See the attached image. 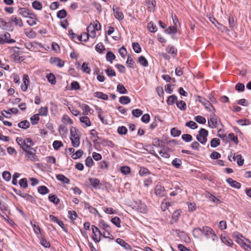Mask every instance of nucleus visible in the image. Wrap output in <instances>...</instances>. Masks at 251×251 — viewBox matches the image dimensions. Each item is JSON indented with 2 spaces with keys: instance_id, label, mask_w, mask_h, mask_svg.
<instances>
[{
  "instance_id": "nucleus-1",
  "label": "nucleus",
  "mask_w": 251,
  "mask_h": 251,
  "mask_svg": "<svg viewBox=\"0 0 251 251\" xmlns=\"http://www.w3.org/2000/svg\"><path fill=\"white\" fill-rule=\"evenodd\" d=\"M70 140L74 147H79L80 143V134L75 127L72 126L70 128Z\"/></svg>"
},
{
  "instance_id": "nucleus-2",
  "label": "nucleus",
  "mask_w": 251,
  "mask_h": 251,
  "mask_svg": "<svg viewBox=\"0 0 251 251\" xmlns=\"http://www.w3.org/2000/svg\"><path fill=\"white\" fill-rule=\"evenodd\" d=\"M203 235L207 239H211L213 242H217L218 237L212 228L208 226H202Z\"/></svg>"
},
{
  "instance_id": "nucleus-3",
  "label": "nucleus",
  "mask_w": 251,
  "mask_h": 251,
  "mask_svg": "<svg viewBox=\"0 0 251 251\" xmlns=\"http://www.w3.org/2000/svg\"><path fill=\"white\" fill-rule=\"evenodd\" d=\"M16 141L25 152L32 149L33 145L32 140L29 138L24 139L21 137H17Z\"/></svg>"
},
{
  "instance_id": "nucleus-4",
  "label": "nucleus",
  "mask_w": 251,
  "mask_h": 251,
  "mask_svg": "<svg viewBox=\"0 0 251 251\" xmlns=\"http://www.w3.org/2000/svg\"><path fill=\"white\" fill-rule=\"evenodd\" d=\"M208 131L203 128H201L199 130L196 138L201 144L205 145L207 141V136Z\"/></svg>"
},
{
  "instance_id": "nucleus-5",
  "label": "nucleus",
  "mask_w": 251,
  "mask_h": 251,
  "mask_svg": "<svg viewBox=\"0 0 251 251\" xmlns=\"http://www.w3.org/2000/svg\"><path fill=\"white\" fill-rule=\"evenodd\" d=\"M87 33L84 32L81 34V36L78 37L79 40H82L83 36H86V38L83 40V41L86 42L89 37H90L91 38H95L96 36V31L94 29V27H92V25H89L87 28Z\"/></svg>"
},
{
  "instance_id": "nucleus-6",
  "label": "nucleus",
  "mask_w": 251,
  "mask_h": 251,
  "mask_svg": "<svg viewBox=\"0 0 251 251\" xmlns=\"http://www.w3.org/2000/svg\"><path fill=\"white\" fill-rule=\"evenodd\" d=\"M212 113L210 115V119L208 120V125L209 127L211 128H216L219 123L220 120L218 117L215 114V112L212 111Z\"/></svg>"
},
{
  "instance_id": "nucleus-7",
  "label": "nucleus",
  "mask_w": 251,
  "mask_h": 251,
  "mask_svg": "<svg viewBox=\"0 0 251 251\" xmlns=\"http://www.w3.org/2000/svg\"><path fill=\"white\" fill-rule=\"evenodd\" d=\"M197 100L200 102H201L202 105H203L205 107V108L206 109L209 111H215V109L214 106L210 103V102L208 100H206L204 98H203L201 96H198Z\"/></svg>"
},
{
  "instance_id": "nucleus-8",
  "label": "nucleus",
  "mask_w": 251,
  "mask_h": 251,
  "mask_svg": "<svg viewBox=\"0 0 251 251\" xmlns=\"http://www.w3.org/2000/svg\"><path fill=\"white\" fill-rule=\"evenodd\" d=\"M93 231L92 239L96 242L98 243L100 241V236H103V234L100 230L95 226H92Z\"/></svg>"
},
{
  "instance_id": "nucleus-9",
  "label": "nucleus",
  "mask_w": 251,
  "mask_h": 251,
  "mask_svg": "<svg viewBox=\"0 0 251 251\" xmlns=\"http://www.w3.org/2000/svg\"><path fill=\"white\" fill-rule=\"evenodd\" d=\"M36 151L32 148L26 151L25 152V157L30 160L32 161H37L38 160L37 156L36 155Z\"/></svg>"
},
{
  "instance_id": "nucleus-10",
  "label": "nucleus",
  "mask_w": 251,
  "mask_h": 251,
  "mask_svg": "<svg viewBox=\"0 0 251 251\" xmlns=\"http://www.w3.org/2000/svg\"><path fill=\"white\" fill-rule=\"evenodd\" d=\"M18 12L19 15L25 18H28L30 16H36L34 13L31 12L29 9L26 8H19Z\"/></svg>"
},
{
  "instance_id": "nucleus-11",
  "label": "nucleus",
  "mask_w": 251,
  "mask_h": 251,
  "mask_svg": "<svg viewBox=\"0 0 251 251\" xmlns=\"http://www.w3.org/2000/svg\"><path fill=\"white\" fill-rule=\"evenodd\" d=\"M154 193L158 197H163L165 196V190L163 186L157 185L154 188Z\"/></svg>"
},
{
  "instance_id": "nucleus-12",
  "label": "nucleus",
  "mask_w": 251,
  "mask_h": 251,
  "mask_svg": "<svg viewBox=\"0 0 251 251\" xmlns=\"http://www.w3.org/2000/svg\"><path fill=\"white\" fill-rule=\"evenodd\" d=\"M100 226L101 228L103 229L104 230H106L107 231V236L106 235V233L103 232V237L105 238H109L111 239H113V236L109 232L110 226H109L105 223L102 222L100 223Z\"/></svg>"
},
{
  "instance_id": "nucleus-13",
  "label": "nucleus",
  "mask_w": 251,
  "mask_h": 251,
  "mask_svg": "<svg viewBox=\"0 0 251 251\" xmlns=\"http://www.w3.org/2000/svg\"><path fill=\"white\" fill-rule=\"evenodd\" d=\"M51 64L55 65L58 67H62L64 65V61L58 57H51L50 59Z\"/></svg>"
},
{
  "instance_id": "nucleus-14",
  "label": "nucleus",
  "mask_w": 251,
  "mask_h": 251,
  "mask_svg": "<svg viewBox=\"0 0 251 251\" xmlns=\"http://www.w3.org/2000/svg\"><path fill=\"white\" fill-rule=\"evenodd\" d=\"M23 83L21 86V89L23 91L25 92L27 91L29 84V77L27 75L24 74L23 75Z\"/></svg>"
},
{
  "instance_id": "nucleus-15",
  "label": "nucleus",
  "mask_w": 251,
  "mask_h": 251,
  "mask_svg": "<svg viewBox=\"0 0 251 251\" xmlns=\"http://www.w3.org/2000/svg\"><path fill=\"white\" fill-rule=\"evenodd\" d=\"M79 121L82 126L84 128L90 126L91 125V123L89 118L85 115L80 117L79 118Z\"/></svg>"
},
{
  "instance_id": "nucleus-16",
  "label": "nucleus",
  "mask_w": 251,
  "mask_h": 251,
  "mask_svg": "<svg viewBox=\"0 0 251 251\" xmlns=\"http://www.w3.org/2000/svg\"><path fill=\"white\" fill-rule=\"evenodd\" d=\"M10 21L11 23H14L15 25L16 26H19L21 27L24 26L22 20L20 18L17 17L16 16H12L10 18Z\"/></svg>"
},
{
  "instance_id": "nucleus-17",
  "label": "nucleus",
  "mask_w": 251,
  "mask_h": 251,
  "mask_svg": "<svg viewBox=\"0 0 251 251\" xmlns=\"http://www.w3.org/2000/svg\"><path fill=\"white\" fill-rule=\"evenodd\" d=\"M116 242L120 246L123 247L126 250H131L130 246L122 239L117 238Z\"/></svg>"
},
{
  "instance_id": "nucleus-18",
  "label": "nucleus",
  "mask_w": 251,
  "mask_h": 251,
  "mask_svg": "<svg viewBox=\"0 0 251 251\" xmlns=\"http://www.w3.org/2000/svg\"><path fill=\"white\" fill-rule=\"evenodd\" d=\"M226 181L232 187L236 189H239L241 187V184L240 183L237 182L231 178H227Z\"/></svg>"
},
{
  "instance_id": "nucleus-19",
  "label": "nucleus",
  "mask_w": 251,
  "mask_h": 251,
  "mask_svg": "<svg viewBox=\"0 0 251 251\" xmlns=\"http://www.w3.org/2000/svg\"><path fill=\"white\" fill-rule=\"evenodd\" d=\"M80 107L82 109L83 114L84 115H88L89 113L92 114L94 112V110L87 104H83L80 106Z\"/></svg>"
},
{
  "instance_id": "nucleus-20",
  "label": "nucleus",
  "mask_w": 251,
  "mask_h": 251,
  "mask_svg": "<svg viewBox=\"0 0 251 251\" xmlns=\"http://www.w3.org/2000/svg\"><path fill=\"white\" fill-rule=\"evenodd\" d=\"M193 236L196 238H199L203 235L202 227L201 228L197 227L193 229L192 231Z\"/></svg>"
},
{
  "instance_id": "nucleus-21",
  "label": "nucleus",
  "mask_w": 251,
  "mask_h": 251,
  "mask_svg": "<svg viewBox=\"0 0 251 251\" xmlns=\"http://www.w3.org/2000/svg\"><path fill=\"white\" fill-rule=\"evenodd\" d=\"M113 10L115 13V17L116 19L119 20H122L124 19L123 13L121 11H120L119 8L113 6Z\"/></svg>"
},
{
  "instance_id": "nucleus-22",
  "label": "nucleus",
  "mask_w": 251,
  "mask_h": 251,
  "mask_svg": "<svg viewBox=\"0 0 251 251\" xmlns=\"http://www.w3.org/2000/svg\"><path fill=\"white\" fill-rule=\"evenodd\" d=\"M221 240L223 243L228 246H232L233 245V242L231 239L225 235H221Z\"/></svg>"
},
{
  "instance_id": "nucleus-23",
  "label": "nucleus",
  "mask_w": 251,
  "mask_h": 251,
  "mask_svg": "<svg viewBox=\"0 0 251 251\" xmlns=\"http://www.w3.org/2000/svg\"><path fill=\"white\" fill-rule=\"evenodd\" d=\"M61 122L63 124L66 125H73L74 123L73 121L68 116V115L66 114L63 115L61 119Z\"/></svg>"
},
{
  "instance_id": "nucleus-24",
  "label": "nucleus",
  "mask_w": 251,
  "mask_h": 251,
  "mask_svg": "<svg viewBox=\"0 0 251 251\" xmlns=\"http://www.w3.org/2000/svg\"><path fill=\"white\" fill-rule=\"evenodd\" d=\"M84 204L85 208L88 209L90 213L95 215L98 214L99 215H100V214L99 213L98 211L96 208L93 207L89 203L86 202H84Z\"/></svg>"
},
{
  "instance_id": "nucleus-25",
  "label": "nucleus",
  "mask_w": 251,
  "mask_h": 251,
  "mask_svg": "<svg viewBox=\"0 0 251 251\" xmlns=\"http://www.w3.org/2000/svg\"><path fill=\"white\" fill-rule=\"evenodd\" d=\"M56 177L58 180L63 182L64 184H69L70 182V180L68 178L62 174L56 175Z\"/></svg>"
},
{
  "instance_id": "nucleus-26",
  "label": "nucleus",
  "mask_w": 251,
  "mask_h": 251,
  "mask_svg": "<svg viewBox=\"0 0 251 251\" xmlns=\"http://www.w3.org/2000/svg\"><path fill=\"white\" fill-rule=\"evenodd\" d=\"M146 3L148 7V9L150 11H153L154 9L156 2L154 0H146Z\"/></svg>"
},
{
  "instance_id": "nucleus-27",
  "label": "nucleus",
  "mask_w": 251,
  "mask_h": 251,
  "mask_svg": "<svg viewBox=\"0 0 251 251\" xmlns=\"http://www.w3.org/2000/svg\"><path fill=\"white\" fill-rule=\"evenodd\" d=\"M240 245L245 250L249 249L251 250V242L247 239L245 238Z\"/></svg>"
},
{
  "instance_id": "nucleus-28",
  "label": "nucleus",
  "mask_w": 251,
  "mask_h": 251,
  "mask_svg": "<svg viewBox=\"0 0 251 251\" xmlns=\"http://www.w3.org/2000/svg\"><path fill=\"white\" fill-rule=\"evenodd\" d=\"M138 210L142 213H146L148 211V208L145 204L140 202L137 206Z\"/></svg>"
},
{
  "instance_id": "nucleus-29",
  "label": "nucleus",
  "mask_w": 251,
  "mask_h": 251,
  "mask_svg": "<svg viewBox=\"0 0 251 251\" xmlns=\"http://www.w3.org/2000/svg\"><path fill=\"white\" fill-rule=\"evenodd\" d=\"M30 224L33 227V231L36 235L41 234V229L39 226L36 224L35 222L31 221Z\"/></svg>"
},
{
  "instance_id": "nucleus-30",
  "label": "nucleus",
  "mask_w": 251,
  "mask_h": 251,
  "mask_svg": "<svg viewBox=\"0 0 251 251\" xmlns=\"http://www.w3.org/2000/svg\"><path fill=\"white\" fill-rule=\"evenodd\" d=\"M32 7L37 10H41L43 8V5L41 2L35 0L32 3Z\"/></svg>"
},
{
  "instance_id": "nucleus-31",
  "label": "nucleus",
  "mask_w": 251,
  "mask_h": 251,
  "mask_svg": "<svg viewBox=\"0 0 251 251\" xmlns=\"http://www.w3.org/2000/svg\"><path fill=\"white\" fill-rule=\"evenodd\" d=\"M94 95L95 97L101 99L103 100H107L108 99V96L106 94L100 92H95Z\"/></svg>"
},
{
  "instance_id": "nucleus-32",
  "label": "nucleus",
  "mask_w": 251,
  "mask_h": 251,
  "mask_svg": "<svg viewBox=\"0 0 251 251\" xmlns=\"http://www.w3.org/2000/svg\"><path fill=\"white\" fill-rule=\"evenodd\" d=\"M18 127L23 129H27L30 126L29 123L27 120L23 121L18 124Z\"/></svg>"
},
{
  "instance_id": "nucleus-33",
  "label": "nucleus",
  "mask_w": 251,
  "mask_h": 251,
  "mask_svg": "<svg viewBox=\"0 0 251 251\" xmlns=\"http://www.w3.org/2000/svg\"><path fill=\"white\" fill-rule=\"evenodd\" d=\"M167 52L175 57L176 55L177 50L174 47L168 46L166 49Z\"/></svg>"
},
{
  "instance_id": "nucleus-34",
  "label": "nucleus",
  "mask_w": 251,
  "mask_h": 251,
  "mask_svg": "<svg viewBox=\"0 0 251 251\" xmlns=\"http://www.w3.org/2000/svg\"><path fill=\"white\" fill-rule=\"evenodd\" d=\"M46 77L48 79V81L51 84L54 85L56 83L55 77L52 73L48 74L46 76Z\"/></svg>"
},
{
  "instance_id": "nucleus-35",
  "label": "nucleus",
  "mask_w": 251,
  "mask_h": 251,
  "mask_svg": "<svg viewBox=\"0 0 251 251\" xmlns=\"http://www.w3.org/2000/svg\"><path fill=\"white\" fill-rule=\"evenodd\" d=\"M89 182L91 185L94 188H96L100 184V180L98 178L90 177L89 178Z\"/></svg>"
},
{
  "instance_id": "nucleus-36",
  "label": "nucleus",
  "mask_w": 251,
  "mask_h": 251,
  "mask_svg": "<svg viewBox=\"0 0 251 251\" xmlns=\"http://www.w3.org/2000/svg\"><path fill=\"white\" fill-rule=\"evenodd\" d=\"M138 62L140 64L144 67H147L149 65L147 60L143 56H140L138 58Z\"/></svg>"
},
{
  "instance_id": "nucleus-37",
  "label": "nucleus",
  "mask_w": 251,
  "mask_h": 251,
  "mask_svg": "<svg viewBox=\"0 0 251 251\" xmlns=\"http://www.w3.org/2000/svg\"><path fill=\"white\" fill-rule=\"evenodd\" d=\"M106 58L107 61L112 63L113 61L115 59V55L112 52L108 51L106 53Z\"/></svg>"
},
{
  "instance_id": "nucleus-38",
  "label": "nucleus",
  "mask_w": 251,
  "mask_h": 251,
  "mask_svg": "<svg viewBox=\"0 0 251 251\" xmlns=\"http://www.w3.org/2000/svg\"><path fill=\"white\" fill-rule=\"evenodd\" d=\"M119 102L123 104H127L130 102V99L127 96H122L120 98Z\"/></svg>"
},
{
  "instance_id": "nucleus-39",
  "label": "nucleus",
  "mask_w": 251,
  "mask_h": 251,
  "mask_svg": "<svg viewBox=\"0 0 251 251\" xmlns=\"http://www.w3.org/2000/svg\"><path fill=\"white\" fill-rule=\"evenodd\" d=\"M117 91L122 94H125L127 93V91L125 88V86L121 84H119L117 85Z\"/></svg>"
},
{
  "instance_id": "nucleus-40",
  "label": "nucleus",
  "mask_w": 251,
  "mask_h": 251,
  "mask_svg": "<svg viewBox=\"0 0 251 251\" xmlns=\"http://www.w3.org/2000/svg\"><path fill=\"white\" fill-rule=\"evenodd\" d=\"M177 101V97L175 95H171L168 97L167 102L169 105H173Z\"/></svg>"
},
{
  "instance_id": "nucleus-41",
  "label": "nucleus",
  "mask_w": 251,
  "mask_h": 251,
  "mask_svg": "<svg viewBox=\"0 0 251 251\" xmlns=\"http://www.w3.org/2000/svg\"><path fill=\"white\" fill-rule=\"evenodd\" d=\"M177 107L181 110H185L186 108V104L183 100L176 101Z\"/></svg>"
},
{
  "instance_id": "nucleus-42",
  "label": "nucleus",
  "mask_w": 251,
  "mask_h": 251,
  "mask_svg": "<svg viewBox=\"0 0 251 251\" xmlns=\"http://www.w3.org/2000/svg\"><path fill=\"white\" fill-rule=\"evenodd\" d=\"M126 65L127 66L131 68H134L135 62L133 60V59L131 57V56L128 55L127 59L126 62Z\"/></svg>"
},
{
  "instance_id": "nucleus-43",
  "label": "nucleus",
  "mask_w": 251,
  "mask_h": 251,
  "mask_svg": "<svg viewBox=\"0 0 251 251\" xmlns=\"http://www.w3.org/2000/svg\"><path fill=\"white\" fill-rule=\"evenodd\" d=\"M68 217L72 221H74L77 217V214L75 211H68Z\"/></svg>"
},
{
  "instance_id": "nucleus-44",
  "label": "nucleus",
  "mask_w": 251,
  "mask_h": 251,
  "mask_svg": "<svg viewBox=\"0 0 251 251\" xmlns=\"http://www.w3.org/2000/svg\"><path fill=\"white\" fill-rule=\"evenodd\" d=\"M63 146L62 142L58 140L54 141L52 144L53 148L55 150H58Z\"/></svg>"
},
{
  "instance_id": "nucleus-45",
  "label": "nucleus",
  "mask_w": 251,
  "mask_h": 251,
  "mask_svg": "<svg viewBox=\"0 0 251 251\" xmlns=\"http://www.w3.org/2000/svg\"><path fill=\"white\" fill-rule=\"evenodd\" d=\"M220 144V140L216 138H213L210 142V146L212 148H216Z\"/></svg>"
},
{
  "instance_id": "nucleus-46",
  "label": "nucleus",
  "mask_w": 251,
  "mask_h": 251,
  "mask_svg": "<svg viewBox=\"0 0 251 251\" xmlns=\"http://www.w3.org/2000/svg\"><path fill=\"white\" fill-rule=\"evenodd\" d=\"M148 28L151 32H155L157 30V26L152 22L148 24Z\"/></svg>"
},
{
  "instance_id": "nucleus-47",
  "label": "nucleus",
  "mask_w": 251,
  "mask_h": 251,
  "mask_svg": "<svg viewBox=\"0 0 251 251\" xmlns=\"http://www.w3.org/2000/svg\"><path fill=\"white\" fill-rule=\"evenodd\" d=\"M38 191L42 195L48 194L49 192L47 187L45 186H40L38 188Z\"/></svg>"
},
{
  "instance_id": "nucleus-48",
  "label": "nucleus",
  "mask_w": 251,
  "mask_h": 251,
  "mask_svg": "<svg viewBox=\"0 0 251 251\" xmlns=\"http://www.w3.org/2000/svg\"><path fill=\"white\" fill-rule=\"evenodd\" d=\"M39 114L42 116H47L48 114V108L47 107H42L39 110Z\"/></svg>"
},
{
  "instance_id": "nucleus-49",
  "label": "nucleus",
  "mask_w": 251,
  "mask_h": 251,
  "mask_svg": "<svg viewBox=\"0 0 251 251\" xmlns=\"http://www.w3.org/2000/svg\"><path fill=\"white\" fill-rule=\"evenodd\" d=\"M185 126L189 127L192 129H195L198 128L197 124L194 121H190L186 123Z\"/></svg>"
},
{
  "instance_id": "nucleus-50",
  "label": "nucleus",
  "mask_w": 251,
  "mask_h": 251,
  "mask_svg": "<svg viewBox=\"0 0 251 251\" xmlns=\"http://www.w3.org/2000/svg\"><path fill=\"white\" fill-rule=\"evenodd\" d=\"M105 73L108 76H115L116 75L115 71L110 67L107 68L105 70Z\"/></svg>"
},
{
  "instance_id": "nucleus-51",
  "label": "nucleus",
  "mask_w": 251,
  "mask_h": 251,
  "mask_svg": "<svg viewBox=\"0 0 251 251\" xmlns=\"http://www.w3.org/2000/svg\"><path fill=\"white\" fill-rule=\"evenodd\" d=\"M132 48L134 51L136 53H140L141 51L140 46L137 42L132 43Z\"/></svg>"
},
{
  "instance_id": "nucleus-52",
  "label": "nucleus",
  "mask_w": 251,
  "mask_h": 251,
  "mask_svg": "<svg viewBox=\"0 0 251 251\" xmlns=\"http://www.w3.org/2000/svg\"><path fill=\"white\" fill-rule=\"evenodd\" d=\"M194 120L199 124H204L206 123V119L204 117L201 116H197L194 118Z\"/></svg>"
},
{
  "instance_id": "nucleus-53",
  "label": "nucleus",
  "mask_w": 251,
  "mask_h": 251,
  "mask_svg": "<svg viewBox=\"0 0 251 251\" xmlns=\"http://www.w3.org/2000/svg\"><path fill=\"white\" fill-rule=\"evenodd\" d=\"M83 151L81 150H77L75 153H74L72 155V157L74 159H76L78 158H80L83 154Z\"/></svg>"
},
{
  "instance_id": "nucleus-54",
  "label": "nucleus",
  "mask_w": 251,
  "mask_h": 251,
  "mask_svg": "<svg viewBox=\"0 0 251 251\" xmlns=\"http://www.w3.org/2000/svg\"><path fill=\"white\" fill-rule=\"evenodd\" d=\"M101 144L104 146H108L112 148L115 147L114 144L112 141L107 140H103Z\"/></svg>"
},
{
  "instance_id": "nucleus-55",
  "label": "nucleus",
  "mask_w": 251,
  "mask_h": 251,
  "mask_svg": "<svg viewBox=\"0 0 251 251\" xmlns=\"http://www.w3.org/2000/svg\"><path fill=\"white\" fill-rule=\"evenodd\" d=\"M111 222L114 224L117 227H121V220L118 217H115L111 220Z\"/></svg>"
},
{
  "instance_id": "nucleus-56",
  "label": "nucleus",
  "mask_w": 251,
  "mask_h": 251,
  "mask_svg": "<svg viewBox=\"0 0 251 251\" xmlns=\"http://www.w3.org/2000/svg\"><path fill=\"white\" fill-rule=\"evenodd\" d=\"M172 163V165L175 167H176V168H179L182 164V162L180 159L175 158V159H174L173 160Z\"/></svg>"
},
{
  "instance_id": "nucleus-57",
  "label": "nucleus",
  "mask_w": 251,
  "mask_h": 251,
  "mask_svg": "<svg viewBox=\"0 0 251 251\" xmlns=\"http://www.w3.org/2000/svg\"><path fill=\"white\" fill-rule=\"evenodd\" d=\"M29 20L26 21L27 24L30 26H33L37 24V20L36 18L31 17L29 16Z\"/></svg>"
},
{
  "instance_id": "nucleus-58",
  "label": "nucleus",
  "mask_w": 251,
  "mask_h": 251,
  "mask_svg": "<svg viewBox=\"0 0 251 251\" xmlns=\"http://www.w3.org/2000/svg\"><path fill=\"white\" fill-rule=\"evenodd\" d=\"M121 172L124 175H127L130 173V168L128 166H123L120 169Z\"/></svg>"
},
{
  "instance_id": "nucleus-59",
  "label": "nucleus",
  "mask_w": 251,
  "mask_h": 251,
  "mask_svg": "<svg viewBox=\"0 0 251 251\" xmlns=\"http://www.w3.org/2000/svg\"><path fill=\"white\" fill-rule=\"evenodd\" d=\"M170 206V202H168L166 200H164L162 202L161 208L163 211H165Z\"/></svg>"
},
{
  "instance_id": "nucleus-60",
  "label": "nucleus",
  "mask_w": 251,
  "mask_h": 251,
  "mask_svg": "<svg viewBox=\"0 0 251 251\" xmlns=\"http://www.w3.org/2000/svg\"><path fill=\"white\" fill-rule=\"evenodd\" d=\"M81 69L84 73L86 74H89L91 71V69L88 67V64L85 62L82 65Z\"/></svg>"
},
{
  "instance_id": "nucleus-61",
  "label": "nucleus",
  "mask_w": 251,
  "mask_h": 251,
  "mask_svg": "<svg viewBox=\"0 0 251 251\" xmlns=\"http://www.w3.org/2000/svg\"><path fill=\"white\" fill-rule=\"evenodd\" d=\"M19 185L21 188L25 189L27 187V180L26 178H23L19 181Z\"/></svg>"
},
{
  "instance_id": "nucleus-62",
  "label": "nucleus",
  "mask_w": 251,
  "mask_h": 251,
  "mask_svg": "<svg viewBox=\"0 0 251 251\" xmlns=\"http://www.w3.org/2000/svg\"><path fill=\"white\" fill-rule=\"evenodd\" d=\"M217 135L224 141H225L226 139V134L225 133L224 130L222 129L218 130L217 132Z\"/></svg>"
},
{
  "instance_id": "nucleus-63",
  "label": "nucleus",
  "mask_w": 251,
  "mask_h": 251,
  "mask_svg": "<svg viewBox=\"0 0 251 251\" xmlns=\"http://www.w3.org/2000/svg\"><path fill=\"white\" fill-rule=\"evenodd\" d=\"M49 200L54 204H58L59 202V199L54 195H50L49 197Z\"/></svg>"
},
{
  "instance_id": "nucleus-64",
  "label": "nucleus",
  "mask_w": 251,
  "mask_h": 251,
  "mask_svg": "<svg viewBox=\"0 0 251 251\" xmlns=\"http://www.w3.org/2000/svg\"><path fill=\"white\" fill-rule=\"evenodd\" d=\"M2 177L5 181H9L11 178V175L9 172L4 171L2 173Z\"/></svg>"
}]
</instances>
